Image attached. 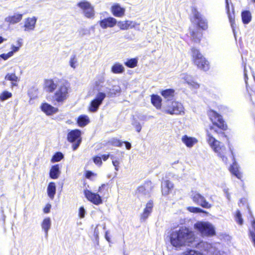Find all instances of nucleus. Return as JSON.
<instances>
[{
  "label": "nucleus",
  "instance_id": "nucleus-1",
  "mask_svg": "<svg viewBox=\"0 0 255 255\" xmlns=\"http://www.w3.org/2000/svg\"><path fill=\"white\" fill-rule=\"evenodd\" d=\"M44 88L47 92H54V101L62 103L69 97L71 92L70 84L66 81L57 79H47L44 82Z\"/></svg>",
  "mask_w": 255,
  "mask_h": 255
},
{
  "label": "nucleus",
  "instance_id": "nucleus-2",
  "mask_svg": "<svg viewBox=\"0 0 255 255\" xmlns=\"http://www.w3.org/2000/svg\"><path fill=\"white\" fill-rule=\"evenodd\" d=\"M195 240L194 233L185 227H181L178 230L171 232L170 235V242L175 248L189 246Z\"/></svg>",
  "mask_w": 255,
  "mask_h": 255
},
{
  "label": "nucleus",
  "instance_id": "nucleus-3",
  "mask_svg": "<svg viewBox=\"0 0 255 255\" xmlns=\"http://www.w3.org/2000/svg\"><path fill=\"white\" fill-rule=\"evenodd\" d=\"M217 132V131L214 127L210 126V129H207L206 140L213 151L216 153L218 156L222 158V160L227 162V158L226 156V148L224 145L216 139L212 132Z\"/></svg>",
  "mask_w": 255,
  "mask_h": 255
},
{
  "label": "nucleus",
  "instance_id": "nucleus-4",
  "mask_svg": "<svg viewBox=\"0 0 255 255\" xmlns=\"http://www.w3.org/2000/svg\"><path fill=\"white\" fill-rule=\"evenodd\" d=\"M192 56L194 64L197 67L203 71H207L209 69L208 61L200 52L199 50L193 48L192 49Z\"/></svg>",
  "mask_w": 255,
  "mask_h": 255
},
{
  "label": "nucleus",
  "instance_id": "nucleus-5",
  "mask_svg": "<svg viewBox=\"0 0 255 255\" xmlns=\"http://www.w3.org/2000/svg\"><path fill=\"white\" fill-rule=\"evenodd\" d=\"M162 111L170 115H179L184 113V107L177 101H168L162 109Z\"/></svg>",
  "mask_w": 255,
  "mask_h": 255
},
{
  "label": "nucleus",
  "instance_id": "nucleus-6",
  "mask_svg": "<svg viewBox=\"0 0 255 255\" xmlns=\"http://www.w3.org/2000/svg\"><path fill=\"white\" fill-rule=\"evenodd\" d=\"M194 228L203 236H212L215 233L213 226L209 222H198L194 224Z\"/></svg>",
  "mask_w": 255,
  "mask_h": 255
},
{
  "label": "nucleus",
  "instance_id": "nucleus-7",
  "mask_svg": "<svg viewBox=\"0 0 255 255\" xmlns=\"http://www.w3.org/2000/svg\"><path fill=\"white\" fill-rule=\"evenodd\" d=\"M77 6L82 10L85 17L88 18L94 17L95 15L94 7L89 2L83 0L78 2Z\"/></svg>",
  "mask_w": 255,
  "mask_h": 255
},
{
  "label": "nucleus",
  "instance_id": "nucleus-8",
  "mask_svg": "<svg viewBox=\"0 0 255 255\" xmlns=\"http://www.w3.org/2000/svg\"><path fill=\"white\" fill-rule=\"evenodd\" d=\"M81 131L79 129L72 130L68 134V140L74 143L72 146L73 150H76L81 142Z\"/></svg>",
  "mask_w": 255,
  "mask_h": 255
},
{
  "label": "nucleus",
  "instance_id": "nucleus-9",
  "mask_svg": "<svg viewBox=\"0 0 255 255\" xmlns=\"http://www.w3.org/2000/svg\"><path fill=\"white\" fill-rule=\"evenodd\" d=\"M106 97V93L99 92L96 95V98L91 102L88 108L89 111L92 113L97 112Z\"/></svg>",
  "mask_w": 255,
  "mask_h": 255
},
{
  "label": "nucleus",
  "instance_id": "nucleus-10",
  "mask_svg": "<svg viewBox=\"0 0 255 255\" xmlns=\"http://www.w3.org/2000/svg\"><path fill=\"white\" fill-rule=\"evenodd\" d=\"M208 114L214 126L222 129L226 128V126L221 115L214 111H210Z\"/></svg>",
  "mask_w": 255,
  "mask_h": 255
},
{
  "label": "nucleus",
  "instance_id": "nucleus-11",
  "mask_svg": "<svg viewBox=\"0 0 255 255\" xmlns=\"http://www.w3.org/2000/svg\"><path fill=\"white\" fill-rule=\"evenodd\" d=\"M191 198L194 202L203 208H210L211 207L205 197L197 192H192Z\"/></svg>",
  "mask_w": 255,
  "mask_h": 255
},
{
  "label": "nucleus",
  "instance_id": "nucleus-12",
  "mask_svg": "<svg viewBox=\"0 0 255 255\" xmlns=\"http://www.w3.org/2000/svg\"><path fill=\"white\" fill-rule=\"evenodd\" d=\"M37 21V17L35 16L25 18L22 26L24 31L30 32L34 30Z\"/></svg>",
  "mask_w": 255,
  "mask_h": 255
},
{
  "label": "nucleus",
  "instance_id": "nucleus-13",
  "mask_svg": "<svg viewBox=\"0 0 255 255\" xmlns=\"http://www.w3.org/2000/svg\"><path fill=\"white\" fill-rule=\"evenodd\" d=\"M192 11L196 22L197 23L198 26L203 30L207 29L208 28L207 20L203 17L202 15L199 12L196 8H193Z\"/></svg>",
  "mask_w": 255,
  "mask_h": 255
},
{
  "label": "nucleus",
  "instance_id": "nucleus-14",
  "mask_svg": "<svg viewBox=\"0 0 255 255\" xmlns=\"http://www.w3.org/2000/svg\"><path fill=\"white\" fill-rule=\"evenodd\" d=\"M198 248L201 251L206 252L207 253L211 255H220V252L217 251L216 247L207 242H201L198 244Z\"/></svg>",
  "mask_w": 255,
  "mask_h": 255
},
{
  "label": "nucleus",
  "instance_id": "nucleus-15",
  "mask_svg": "<svg viewBox=\"0 0 255 255\" xmlns=\"http://www.w3.org/2000/svg\"><path fill=\"white\" fill-rule=\"evenodd\" d=\"M86 198L95 205H99L102 203L101 197L97 193H93L88 190L84 191Z\"/></svg>",
  "mask_w": 255,
  "mask_h": 255
},
{
  "label": "nucleus",
  "instance_id": "nucleus-16",
  "mask_svg": "<svg viewBox=\"0 0 255 255\" xmlns=\"http://www.w3.org/2000/svg\"><path fill=\"white\" fill-rule=\"evenodd\" d=\"M180 79L190 86L191 88L197 89L200 87L199 84L194 81L193 77L186 73L181 74Z\"/></svg>",
  "mask_w": 255,
  "mask_h": 255
},
{
  "label": "nucleus",
  "instance_id": "nucleus-17",
  "mask_svg": "<svg viewBox=\"0 0 255 255\" xmlns=\"http://www.w3.org/2000/svg\"><path fill=\"white\" fill-rule=\"evenodd\" d=\"M23 14L19 13H14L5 17L4 21L9 25H14L19 23L22 20Z\"/></svg>",
  "mask_w": 255,
  "mask_h": 255
},
{
  "label": "nucleus",
  "instance_id": "nucleus-18",
  "mask_svg": "<svg viewBox=\"0 0 255 255\" xmlns=\"http://www.w3.org/2000/svg\"><path fill=\"white\" fill-rule=\"evenodd\" d=\"M117 23V20L112 17L104 18L99 21L101 27L103 29L108 27H113Z\"/></svg>",
  "mask_w": 255,
  "mask_h": 255
},
{
  "label": "nucleus",
  "instance_id": "nucleus-19",
  "mask_svg": "<svg viewBox=\"0 0 255 255\" xmlns=\"http://www.w3.org/2000/svg\"><path fill=\"white\" fill-rule=\"evenodd\" d=\"M151 183L147 182L139 186L136 191V193L139 197L143 196H148L150 190Z\"/></svg>",
  "mask_w": 255,
  "mask_h": 255
},
{
  "label": "nucleus",
  "instance_id": "nucleus-20",
  "mask_svg": "<svg viewBox=\"0 0 255 255\" xmlns=\"http://www.w3.org/2000/svg\"><path fill=\"white\" fill-rule=\"evenodd\" d=\"M181 141L188 148H192L198 141L196 138L189 136L187 135H183L181 137Z\"/></svg>",
  "mask_w": 255,
  "mask_h": 255
},
{
  "label": "nucleus",
  "instance_id": "nucleus-21",
  "mask_svg": "<svg viewBox=\"0 0 255 255\" xmlns=\"http://www.w3.org/2000/svg\"><path fill=\"white\" fill-rule=\"evenodd\" d=\"M113 14L119 17H122L125 15V9L122 7L119 4H115L111 7Z\"/></svg>",
  "mask_w": 255,
  "mask_h": 255
},
{
  "label": "nucleus",
  "instance_id": "nucleus-22",
  "mask_svg": "<svg viewBox=\"0 0 255 255\" xmlns=\"http://www.w3.org/2000/svg\"><path fill=\"white\" fill-rule=\"evenodd\" d=\"M153 203L152 201H149L147 203L146 207L144 209L143 212L141 215L140 219L145 221L149 216L152 211Z\"/></svg>",
  "mask_w": 255,
  "mask_h": 255
},
{
  "label": "nucleus",
  "instance_id": "nucleus-23",
  "mask_svg": "<svg viewBox=\"0 0 255 255\" xmlns=\"http://www.w3.org/2000/svg\"><path fill=\"white\" fill-rule=\"evenodd\" d=\"M41 110L47 115H51L57 112L58 109L47 103H43L41 106Z\"/></svg>",
  "mask_w": 255,
  "mask_h": 255
},
{
  "label": "nucleus",
  "instance_id": "nucleus-24",
  "mask_svg": "<svg viewBox=\"0 0 255 255\" xmlns=\"http://www.w3.org/2000/svg\"><path fill=\"white\" fill-rule=\"evenodd\" d=\"M135 23L132 21H120L118 22V26L122 30L132 28L135 27Z\"/></svg>",
  "mask_w": 255,
  "mask_h": 255
},
{
  "label": "nucleus",
  "instance_id": "nucleus-25",
  "mask_svg": "<svg viewBox=\"0 0 255 255\" xmlns=\"http://www.w3.org/2000/svg\"><path fill=\"white\" fill-rule=\"evenodd\" d=\"M41 228L45 233V237L48 236V231L51 227V220L49 217H46L43 219L41 224Z\"/></svg>",
  "mask_w": 255,
  "mask_h": 255
},
{
  "label": "nucleus",
  "instance_id": "nucleus-26",
  "mask_svg": "<svg viewBox=\"0 0 255 255\" xmlns=\"http://www.w3.org/2000/svg\"><path fill=\"white\" fill-rule=\"evenodd\" d=\"M173 184L169 180L163 181L161 184L162 193L164 195H167L173 188Z\"/></svg>",
  "mask_w": 255,
  "mask_h": 255
},
{
  "label": "nucleus",
  "instance_id": "nucleus-27",
  "mask_svg": "<svg viewBox=\"0 0 255 255\" xmlns=\"http://www.w3.org/2000/svg\"><path fill=\"white\" fill-rule=\"evenodd\" d=\"M4 79L6 80L11 82V86L12 87L17 86V82L19 81V79L15 73H8L5 76Z\"/></svg>",
  "mask_w": 255,
  "mask_h": 255
},
{
  "label": "nucleus",
  "instance_id": "nucleus-28",
  "mask_svg": "<svg viewBox=\"0 0 255 255\" xmlns=\"http://www.w3.org/2000/svg\"><path fill=\"white\" fill-rule=\"evenodd\" d=\"M77 122L79 127H84L90 123V119L88 116L82 115L78 118Z\"/></svg>",
  "mask_w": 255,
  "mask_h": 255
},
{
  "label": "nucleus",
  "instance_id": "nucleus-29",
  "mask_svg": "<svg viewBox=\"0 0 255 255\" xmlns=\"http://www.w3.org/2000/svg\"><path fill=\"white\" fill-rule=\"evenodd\" d=\"M231 0H230V1ZM226 9L227 10V12L228 15L229 21L231 23V24L232 26H233V23L235 22V16H234V7L233 5L232 4V9L233 11V14H232L230 12V6H229V0H226Z\"/></svg>",
  "mask_w": 255,
  "mask_h": 255
},
{
  "label": "nucleus",
  "instance_id": "nucleus-30",
  "mask_svg": "<svg viewBox=\"0 0 255 255\" xmlns=\"http://www.w3.org/2000/svg\"><path fill=\"white\" fill-rule=\"evenodd\" d=\"M47 194L51 199H53L56 194V185L55 183L50 182L47 187Z\"/></svg>",
  "mask_w": 255,
  "mask_h": 255
},
{
  "label": "nucleus",
  "instance_id": "nucleus-31",
  "mask_svg": "<svg viewBox=\"0 0 255 255\" xmlns=\"http://www.w3.org/2000/svg\"><path fill=\"white\" fill-rule=\"evenodd\" d=\"M230 172L238 178L241 179L242 177V174L239 170V167L236 161H234L233 165L230 168Z\"/></svg>",
  "mask_w": 255,
  "mask_h": 255
},
{
  "label": "nucleus",
  "instance_id": "nucleus-32",
  "mask_svg": "<svg viewBox=\"0 0 255 255\" xmlns=\"http://www.w3.org/2000/svg\"><path fill=\"white\" fill-rule=\"evenodd\" d=\"M60 174L59 167L58 164L52 166L50 171V177L52 179L58 178Z\"/></svg>",
  "mask_w": 255,
  "mask_h": 255
},
{
  "label": "nucleus",
  "instance_id": "nucleus-33",
  "mask_svg": "<svg viewBox=\"0 0 255 255\" xmlns=\"http://www.w3.org/2000/svg\"><path fill=\"white\" fill-rule=\"evenodd\" d=\"M111 70L115 74H121L124 72L125 68L121 64L116 63L112 67Z\"/></svg>",
  "mask_w": 255,
  "mask_h": 255
},
{
  "label": "nucleus",
  "instance_id": "nucleus-34",
  "mask_svg": "<svg viewBox=\"0 0 255 255\" xmlns=\"http://www.w3.org/2000/svg\"><path fill=\"white\" fill-rule=\"evenodd\" d=\"M151 101L152 104L157 109H160L161 107V99L157 95H152Z\"/></svg>",
  "mask_w": 255,
  "mask_h": 255
},
{
  "label": "nucleus",
  "instance_id": "nucleus-35",
  "mask_svg": "<svg viewBox=\"0 0 255 255\" xmlns=\"http://www.w3.org/2000/svg\"><path fill=\"white\" fill-rule=\"evenodd\" d=\"M242 18L244 23H249L251 21L252 18L251 12L248 10L244 11L242 13Z\"/></svg>",
  "mask_w": 255,
  "mask_h": 255
},
{
  "label": "nucleus",
  "instance_id": "nucleus-36",
  "mask_svg": "<svg viewBox=\"0 0 255 255\" xmlns=\"http://www.w3.org/2000/svg\"><path fill=\"white\" fill-rule=\"evenodd\" d=\"M121 92V88L119 86H114L112 89H109L107 92V95L109 97H113Z\"/></svg>",
  "mask_w": 255,
  "mask_h": 255
},
{
  "label": "nucleus",
  "instance_id": "nucleus-37",
  "mask_svg": "<svg viewBox=\"0 0 255 255\" xmlns=\"http://www.w3.org/2000/svg\"><path fill=\"white\" fill-rule=\"evenodd\" d=\"M174 91L173 89H166L161 92V95L165 98L170 99L173 97Z\"/></svg>",
  "mask_w": 255,
  "mask_h": 255
},
{
  "label": "nucleus",
  "instance_id": "nucleus-38",
  "mask_svg": "<svg viewBox=\"0 0 255 255\" xmlns=\"http://www.w3.org/2000/svg\"><path fill=\"white\" fill-rule=\"evenodd\" d=\"M137 59L136 58H131L127 60L125 63V65L129 68H134L137 66Z\"/></svg>",
  "mask_w": 255,
  "mask_h": 255
},
{
  "label": "nucleus",
  "instance_id": "nucleus-39",
  "mask_svg": "<svg viewBox=\"0 0 255 255\" xmlns=\"http://www.w3.org/2000/svg\"><path fill=\"white\" fill-rule=\"evenodd\" d=\"M69 64L73 69H75L78 66V60L75 55H73L70 57Z\"/></svg>",
  "mask_w": 255,
  "mask_h": 255
},
{
  "label": "nucleus",
  "instance_id": "nucleus-40",
  "mask_svg": "<svg viewBox=\"0 0 255 255\" xmlns=\"http://www.w3.org/2000/svg\"><path fill=\"white\" fill-rule=\"evenodd\" d=\"M12 97L11 93L4 91L0 94V100L3 101Z\"/></svg>",
  "mask_w": 255,
  "mask_h": 255
},
{
  "label": "nucleus",
  "instance_id": "nucleus-41",
  "mask_svg": "<svg viewBox=\"0 0 255 255\" xmlns=\"http://www.w3.org/2000/svg\"><path fill=\"white\" fill-rule=\"evenodd\" d=\"M191 35L192 40L195 42H199L200 41V38L201 37L202 34L199 32H195L192 31L191 32Z\"/></svg>",
  "mask_w": 255,
  "mask_h": 255
},
{
  "label": "nucleus",
  "instance_id": "nucleus-42",
  "mask_svg": "<svg viewBox=\"0 0 255 255\" xmlns=\"http://www.w3.org/2000/svg\"><path fill=\"white\" fill-rule=\"evenodd\" d=\"M110 158L112 160V163L113 165L115 166V170L116 171H118L120 164L119 159L112 155H111Z\"/></svg>",
  "mask_w": 255,
  "mask_h": 255
},
{
  "label": "nucleus",
  "instance_id": "nucleus-43",
  "mask_svg": "<svg viewBox=\"0 0 255 255\" xmlns=\"http://www.w3.org/2000/svg\"><path fill=\"white\" fill-rule=\"evenodd\" d=\"M181 255H204L203 253L193 250L185 251Z\"/></svg>",
  "mask_w": 255,
  "mask_h": 255
},
{
  "label": "nucleus",
  "instance_id": "nucleus-44",
  "mask_svg": "<svg viewBox=\"0 0 255 255\" xmlns=\"http://www.w3.org/2000/svg\"><path fill=\"white\" fill-rule=\"evenodd\" d=\"M63 158V155L61 152L55 153L52 158V162H58L60 161Z\"/></svg>",
  "mask_w": 255,
  "mask_h": 255
},
{
  "label": "nucleus",
  "instance_id": "nucleus-45",
  "mask_svg": "<svg viewBox=\"0 0 255 255\" xmlns=\"http://www.w3.org/2000/svg\"><path fill=\"white\" fill-rule=\"evenodd\" d=\"M235 220L239 224V225H242L243 223V220L242 218L241 214L240 212V211L238 210L236 212V214L235 215Z\"/></svg>",
  "mask_w": 255,
  "mask_h": 255
},
{
  "label": "nucleus",
  "instance_id": "nucleus-46",
  "mask_svg": "<svg viewBox=\"0 0 255 255\" xmlns=\"http://www.w3.org/2000/svg\"><path fill=\"white\" fill-rule=\"evenodd\" d=\"M253 230L250 231V235L252 237V241L255 247V221L252 223Z\"/></svg>",
  "mask_w": 255,
  "mask_h": 255
},
{
  "label": "nucleus",
  "instance_id": "nucleus-47",
  "mask_svg": "<svg viewBox=\"0 0 255 255\" xmlns=\"http://www.w3.org/2000/svg\"><path fill=\"white\" fill-rule=\"evenodd\" d=\"M188 210L190 212H193V213H200V212L206 213V212H205L204 211H203V210H202L201 209H200L199 208L189 207H188Z\"/></svg>",
  "mask_w": 255,
  "mask_h": 255
},
{
  "label": "nucleus",
  "instance_id": "nucleus-48",
  "mask_svg": "<svg viewBox=\"0 0 255 255\" xmlns=\"http://www.w3.org/2000/svg\"><path fill=\"white\" fill-rule=\"evenodd\" d=\"M112 143L115 146L121 147L122 146L124 142L121 141V140L117 139H114L112 141Z\"/></svg>",
  "mask_w": 255,
  "mask_h": 255
},
{
  "label": "nucleus",
  "instance_id": "nucleus-49",
  "mask_svg": "<svg viewBox=\"0 0 255 255\" xmlns=\"http://www.w3.org/2000/svg\"><path fill=\"white\" fill-rule=\"evenodd\" d=\"M11 57H12V53L9 52L6 54L3 53L0 55V57L4 60L8 59Z\"/></svg>",
  "mask_w": 255,
  "mask_h": 255
},
{
  "label": "nucleus",
  "instance_id": "nucleus-50",
  "mask_svg": "<svg viewBox=\"0 0 255 255\" xmlns=\"http://www.w3.org/2000/svg\"><path fill=\"white\" fill-rule=\"evenodd\" d=\"M101 158H102L101 157L96 156V157H94L93 161L96 164L100 166V165H101V164L102 163Z\"/></svg>",
  "mask_w": 255,
  "mask_h": 255
},
{
  "label": "nucleus",
  "instance_id": "nucleus-51",
  "mask_svg": "<svg viewBox=\"0 0 255 255\" xmlns=\"http://www.w3.org/2000/svg\"><path fill=\"white\" fill-rule=\"evenodd\" d=\"M11 51H9V52L12 53V56L14 53H16L19 50L20 48H19L17 46H15V45L12 44L11 46Z\"/></svg>",
  "mask_w": 255,
  "mask_h": 255
},
{
  "label": "nucleus",
  "instance_id": "nucleus-52",
  "mask_svg": "<svg viewBox=\"0 0 255 255\" xmlns=\"http://www.w3.org/2000/svg\"><path fill=\"white\" fill-rule=\"evenodd\" d=\"M133 125L135 128L136 130L139 132L140 131L141 129V126L140 124V123L138 122H135L133 123Z\"/></svg>",
  "mask_w": 255,
  "mask_h": 255
},
{
  "label": "nucleus",
  "instance_id": "nucleus-53",
  "mask_svg": "<svg viewBox=\"0 0 255 255\" xmlns=\"http://www.w3.org/2000/svg\"><path fill=\"white\" fill-rule=\"evenodd\" d=\"M85 210L83 207H81L79 210V216L81 218L85 217Z\"/></svg>",
  "mask_w": 255,
  "mask_h": 255
},
{
  "label": "nucleus",
  "instance_id": "nucleus-54",
  "mask_svg": "<svg viewBox=\"0 0 255 255\" xmlns=\"http://www.w3.org/2000/svg\"><path fill=\"white\" fill-rule=\"evenodd\" d=\"M96 175L95 173L91 171H87L86 172V177L90 179L92 176Z\"/></svg>",
  "mask_w": 255,
  "mask_h": 255
},
{
  "label": "nucleus",
  "instance_id": "nucleus-55",
  "mask_svg": "<svg viewBox=\"0 0 255 255\" xmlns=\"http://www.w3.org/2000/svg\"><path fill=\"white\" fill-rule=\"evenodd\" d=\"M22 45V39L21 38H18L16 40V45L15 46H18L19 48Z\"/></svg>",
  "mask_w": 255,
  "mask_h": 255
},
{
  "label": "nucleus",
  "instance_id": "nucleus-56",
  "mask_svg": "<svg viewBox=\"0 0 255 255\" xmlns=\"http://www.w3.org/2000/svg\"><path fill=\"white\" fill-rule=\"evenodd\" d=\"M51 208V205L47 204L45 207L44 208L43 211L45 213H48L50 212V210Z\"/></svg>",
  "mask_w": 255,
  "mask_h": 255
},
{
  "label": "nucleus",
  "instance_id": "nucleus-57",
  "mask_svg": "<svg viewBox=\"0 0 255 255\" xmlns=\"http://www.w3.org/2000/svg\"><path fill=\"white\" fill-rule=\"evenodd\" d=\"M99 232L98 229V226H97L96 228L95 229L94 233V235L96 239H97L99 238Z\"/></svg>",
  "mask_w": 255,
  "mask_h": 255
},
{
  "label": "nucleus",
  "instance_id": "nucleus-58",
  "mask_svg": "<svg viewBox=\"0 0 255 255\" xmlns=\"http://www.w3.org/2000/svg\"><path fill=\"white\" fill-rule=\"evenodd\" d=\"M124 143H125L126 147L127 149L129 150V149H130L131 148V144L129 142L126 141V142H124Z\"/></svg>",
  "mask_w": 255,
  "mask_h": 255
},
{
  "label": "nucleus",
  "instance_id": "nucleus-59",
  "mask_svg": "<svg viewBox=\"0 0 255 255\" xmlns=\"http://www.w3.org/2000/svg\"><path fill=\"white\" fill-rule=\"evenodd\" d=\"M108 234H109V231H106V233H105V239H106V240L108 242H111V239L108 236Z\"/></svg>",
  "mask_w": 255,
  "mask_h": 255
},
{
  "label": "nucleus",
  "instance_id": "nucleus-60",
  "mask_svg": "<svg viewBox=\"0 0 255 255\" xmlns=\"http://www.w3.org/2000/svg\"><path fill=\"white\" fill-rule=\"evenodd\" d=\"M224 191L225 193L226 194L227 198L228 199V200H230V196L229 193L228 192V189H224Z\"/></svg>",
  "mask_w": 255,
  "mask_h": 255
},
{
  "label": "nucleus",
  "instance_id": "nucleus-61",
  "mask_svg": "<svg viewBox=\"0 0 255 255\" xmlns=\"http://www.w3.org/2000/svg\"><path fill=\"white\" fill-rule=\"evenodd\" d=\"M111 155L110 154H104L103 155L102 158L104 161L107 160L109 157H110Z\"/></svg>",
  "mask_w": 255,
  "mask_h": 255
},
{
  "label": "nucleus",
  "instance_id": "nucleus-62",
  "mask_svg": "<svg viewBox=\"0 0 255 255\" xmlns=\"http://www.w3.org/2000/svg\"><path fill=\"white\" fill-rule=\"evenodd\" d=\"M106 186L105 184H102L101 186L99 187L98 191L102 193L103 188Z\"/></svg>",
  "mask_w": 255,
  "mask_h": 255
},
{
  "label": "nucleus",
  "instance_id": "nucleus-63",
  "mask_svg": "<svg viewBox=\"0 0 255 255\" xmlns=\"http://www.w3.org/2000/svg\"><path fill=\"white\" fill-rule=\"evenodd\" d=\"M6 39L3 38L2 36H0V44L3 43L4 41H5Z\"/></svg>",
  "mask_w": 255,
  "mask_h": 255
},
{
  "label": "nucleus",
  "instance_id": "nucleus-64",
  "mask_svg": "<svg viewBox=\"0 0 255 255\" xmlns=\"http://www.w3.org/2000/svg\"><path fill=\"white\" fill-rule=\"evenodd\" d=\"M244 75H245V79L247 78V73H246L245 70V72H244Z\"/></svg>",
  "mask_w": 255,
  "mask_h": 255
}]
</instances>
